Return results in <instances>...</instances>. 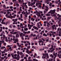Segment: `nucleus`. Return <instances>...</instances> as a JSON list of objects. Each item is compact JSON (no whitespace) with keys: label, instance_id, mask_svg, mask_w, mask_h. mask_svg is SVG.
Segmentation results:
<instances>
[{"label":"nucleus","instance_id":"41","mask_svg":"<svg viewBox=\"0 0 61 61\" xmlns=\"http://www.w3.org/2000/svg\"><path fill=\"white\" fill-rule=\"evenodd\" d=\"M10 9H12V8H13V7L12 6H11L10 7Z\"/></svg>","mask_w":61,"mask_h":61},{"label":"nucleus","instance_id":"21","mask_svg":"<svg viewBox=\"0 0 61 61\" xmlns=\"http://www.w3.org/2000/svg\"><path fill=\"white\" fill-rule=\"evenodd\" d=\"M24 58L26 60H27V58L26 57H24Z\"/></svg>","mask_w":61,"mask_h":61},{"label":"nucleus","instance_id":"15","mask_svg":"<svg viewBox=\"0 0 61 61\" xmlns=\"http://www.w3.org/2000/svg\"><path fill=\"white\" fill-rule=\"evenodd\" d=\"M8 36L10 37H12V35L11 34H9L8 35Z\"/></svg>","mask_w":61,"mask_h":61},{"label":"nucleus","instance_id":"54","mask_svg":"<svg viewBox=\"0 0 61 61\" xmlns=\"http://www.w3.org/2000/svg\"><path fill=\"white\" fill-rule=\"evenodd\" d=\"M18 0V1L19 2V3H20V2H21V0Z\"/></svg>","mask_w":61,"mask_h":61},{"label":"nucleus","instance_id":"16","mask_svg":"<svg viewBox=\"0 0 61 61\" xmlns=\"http://www.w3.org/2000/svg\"><path fill=\"white\" fill-rule=\"evenodd\" d=\"M16 5L17 6H19V5L18 3H16Z\"/></svg>","mask_w":61,"mask_h":61},{"label":"nucleus","instance_id":"22","mask_svg":"<svg viewBox=\"0 0 61 61\" xmlns=\"http://www.w3.org/2000/svg\"><path fill=\"white\" fill-rule=\"evenodd\" d=\"M49 5L50 6H51L52 5V3H51L50 4H49Z\"/></svg>","mask_w":61,"mask_h":61},{"label":"nucleus","instance_id":"8","mask_svg":"<svg viewBox=\"0 0 61 61\" xmlns=\"http://www.w3.org/2000/svg\"><path fill=\"white\" fill-rule=\"evenodd\" d=\"M1 34L2 35V36H3V35H4L5 34V33H4V32H3L2 33H1Z\"/></svg>","mask_w":61,"mask_h":61},{"label":"nucleus","instance_id":"34","mask_svg":"<svg viewBox=\"0 0 61 61\" xmlns=\"http://www.w3.org/2000/svg\"><path fill=\"white\" fill-rule=\"evenodd\" d=\"M3 36V38L4 39H5V35H4Z\"/></svg>","mask_w":61,"mask_h":61},{"label":"nucleus","instance_id":"10","mask_svg":"<svg viewBox=\"0 0 61 61\" xmlns=\"http://www.w3.org/2000/svg\"><path fill=\"white\" fill-rule=\"evenodd\" d=\"M24 29L25 31H27V30H28V28H24Z\"/></svg>","mask_w":61,"mask_h":61},{"label":"nucleus","instance_id":"1","mask_svg":"<svg viewBox=\"0 0 61 61\" xmlns=\"http://www.w3.org/2000/svg\"><path fill=\"white\" fill-rule=\"evenodd\" d=\"M46 9H45V10L44 11V15H46V14L47 12V11L49 10L48 7L47 6H46Z\"/></svg>","mask_w":61,"mask_h":61},{"label":"nucleus","instance_id":"48","mask_svg":"<svg viewBox=\"0 0 61 61\" xmlns=\"http://www.w3.org/2000/svg\"><path fill=\"white\" fill-rule=\"evenodd\" d=\"M16 1V0H12V2H14L15 1Z\"/></svg>","mask_w":61,"mask_h":61},{"label":"nucleus","instance_id":"50","mask_svg":"<svg viewBox=\"0 0 61 61\" xmlns=\"http://www.w3.org/2000/svg\"><path fill=\"white\" fill-rule=\"evenodd\" d=\"M30 59H31V57H29L28 58V59L29 60H30Z\"/></svg>","mask_w":61,"mask_h":61},{"label":"nucleus","instance_id":"60","mask_svg":"<svg viewBox=\"0 0 61 61\" xmlns=\"http://www.w3.org/2000/svg\"><path fill=\"white\" fill-rule=\"evenodd\" d=\"M46 57L47 58H49V56H48V55Z\"/></svg>","mask_w":61,"mask_h":61},{"label":"nucleus","instance_id":"12","mask_svg":"<svg viewBox=\"0 0 61 61\" xmlns=\"http://www.w3.org/2000/svg\"><path fill=\"white\" fill-rule=\"evenodd\" d=\"M57 16H58L60 18L61 17V15H59V14H57Z\"/></svg>","mask_w":61,"mask_h":61},{"label":"nucleus","instance_id":"30","mask_svg":"<svg viewBox=\"0 0 61 61\" xmlns=\"http://www.w3.org/2000/svg\"><path fill=\"white\" fill-rule=\"evenodd\" d=\"M49 41V40L48 39H47L46 40V42H48Z\"/></svg>","mask_w":61,"mask_h":61},{"label":"nucleus","instance_id":"32","mask_svg":"<svg viewBox=\"0 0 61 61\" xmlns=\"http://www.w3.org/2000/svg\"><path fill=\"white\" fill-rule=\"evenodd\" d=\"M31 44L32 46H33L34 45V43H33L32 42H31Z\"/></svg>","mask_w":61,"mask_h":61},{"label":"nucleus","instance_id":"33","mask_svg":"<svg viewBox=\"0 0 61 61\" xmlns=\"http://www.w3.org/2000/svg\"><path fill=\"white\" fill-rule=\"evenodd\" d=\"M3 7H5V8H6V7H5V5H4L3 6Z\"/></svg>","mask_w":61,"mask_h":61},{"label":"nucleus","instance_id":"59","mask_svg":"<svg viewBox=\"0 0 61 61\" xmlns=\"http://www.w3.org/2000/svg\"><path fill=\"white\" fill-rule=\"evenodd\" d=\"M6 43H4V46H5V45H6Z\"/></svg>","mask_w":61,"mask_h":61},{"label":"nucleus","instance_id":"7","mask_svg":"<svg viewBox=\"0 0 61 61\" xmlns=\"http://www.w3.org/2000/svg\"><path fill=\"white\" fill-rule=\"evenodd\" d=\"M16 39L15 38V36H13V41H15Z\"/></svg>","mask_w":61,"mask_h":61},{"label":"nucleus","instance_id":"3","mask_svg":"<svg viewBox=\"0 0 61 61\" xmlns=\"http://www.w3.org/2000/svg\"><path fill=\"white\" fill-rule=\"evenodd\" d=\"M25 34H23L22 33H21L20 34V36L21 38H22V40H24V39L23 37H24V36H25Z\"/></svg>","mask_w":61,"mask_h":61},{"label":"nucleus","instance_id":"64","mask_svg":"<svg viewBox=\"0 0 61 61\" xmlns=\"http://www.w3.org/2000/svg\"><path fill=\"white\" fill-rule=\"evenodd\" d=\"M28 61H32V60H28Z\"/></svg>","mask_w":61,"mask_h":61},{"label":"nucleus","instance_id":"27","mask_svg":"<svg viewBox=\"0 0 61 61\" xmlns=\"http://www.w3.org/2000/svg\"><path fill=\"white\" fill-rule=\"evenodd\" d=\"M23 54V53L22 52H20L19 55H22Z\"/></svg>","mask_w":61,"mask_h":61},{"label":"nucleus","instance_id":"11","mask_svg":"<svg viewBox=\"0 0 61 61\" xmlns=\"http://www.w3.org/2000/svg\"><path fill=\"white\" fill-rule=\"evenodd\" d=\"M14 41H16V42H18V39L17 38H16V39H15V40Z\"/></svg>","mask_w":61,"mask_h":61},{"label":"nucleus","instance_id":"26","mask_svg":"<svg viewBox=\"0 0 61 61\" xmlns=\"http://www.w3.org/2000/svg\"><path fill=\"white\" fill-rule=\"evenodd\" d=\"M30 54H32V53H31V51H29V53H28V54H30Z\"/></svg>","mask_w":61,"mask_h":61},{"label":"nucleus","instance_id":"51","mask_svg":"<svg viewBox=\"0 0 61 61\" xmlns=\"http://www.w3.org/2000/svg\"><path fill=\"white\" fill-rule=\"evenodd\" d=\"M55 5H52V7H55Z\"/></svg>","mask_w":61,"mask_h":61},{"label":"nucleus","instance_id":"17","mask_svg":"<svg viewBox=\"0 0 61 61\" xmlns=\"http://www.w3.org/2000/svg\"><path fill=\"white\" fill-rule=\"evenodd\" d=\"M50 56L52 58H53L54 57V56L52 54Z\"/></svg>","mask_w":61,"mask_h":61},{"label":"nucleus","instance_id":"20","mask_svg":"<svg viewBox=\"0 0 61 61\" xmlns=\"http://www.w3.org/2000/svg\"><path fill=\"white\" fill-rule=\"evenodd\" d=\"M12 21H13L14 22V23H15V22H16L15 21V19H13L12 20Z\"/></svg>","mask_w":61,"mask_h":61},{"label":"nucleus","instance_id":"44","mask_svg":"<svg viewBox=\"0 0 61 61\" xmlns=\"http://www.w3.org/2000/svg\"><path fill=\"white\" fill-rule=\"evenodd\" d=\"M32 48H35L36 49V47H35V46H32Z\"/></svg>","mask_w":61,"mask_h":61},{"label":"nucleus","instance_id":"53","mask_svg":"<svg viewBox=\"0 0 61 61\" xmlns=\"http://www.w3.org/2000/svg\"><path fill=\"white\" fill-rule=\"evenodd\" d=\"M24 60V59H22V60H20V61H23Z\"/></svg>","mask_w":61,"mask_h":61},{"label":"nucleus","instance_id":"35","mask_svg":"<svg viewBox=\"0 0 61 61\" xmlns=\"http://www.w3.org/2000/svg\"><path fill=\"white\" fill-rule=\"evenodd\" d=\"M28 46V44H25V46Z\"/></svg>","mask_w":61,"mask_h":61},{"label":"nucleus","instance_id":"40","mask_svg":"<svg viewBox=\"0 0 61 61\" xmlns=\"http://www.w3.org/2000/svg\"><path fill=\"white\" fill-rule=\"evenodd\" d=\"M53 15H52L53 16H56V15L55 14V13Z\"/></svg>","mask_w":61,"mask_h":61},{"label":"nucleus","instance_id":"36","mask_svg":"<svg viewBox=\"0 0 61 61\" xmlns=\"http://www.w3.org/2000/svg\"><path fill=\"white\" fill-rule=\"evenodd\" d=\"M13 9L14 10H15V9H16V7H14Z\"/></svg>","mask_w":61,"mask_h":61},{"label":"nucleus","instance_id":"23","mask_svg":"<svg viewBox=\"0 0 61 61\" xmlns=\"http://www.w3.org/2000/svg\"><path fill=\"white\" fill-rule=\"evenodd\" d=\"M55 50V48H53V50H51V53H52V51H54V50Z\"/></svg>","mask_w":61,"mask_h":61},{"label":"nucleus","instance_id":"39","mask_svg":"<svg viewBox=\"0 0 61 61\" xmlns=\"http://www.w3.org/2000/svg\"><path fill=\"white\" fill-rule=\"evenodd\" d=\"M25 16L26 17H27V14H25Z\"/></svg>","mask_w":61,"mask_h":61},{"label":"nucleus","instance_id":"56","mask_svg":"<svg viewBox=\"0 0 61 61\" xmlns=\"http://www.w3.org/2000/svg\"><path fill=\"white\" fill-rule=\"evenodd\" d=\"M7 47H10V45H8L7 46Z\"/></svg>","mask_w":61,"mask_h":61},{"label":"nucleus","instance_id":"24","mask_svg":"<svg viewBox=\"0 0 61 61\" xmlns=\"http://www.w3.org/2000/svg\"><path fill=\"white\" fill-rule=\"evenodd\" d=\"M29 33H30V31H28L27 32H26V33L27 34H29Z\"/></svg>","mask_w":61,"mask_h":61},{"label":"nucleus","instance_id":"14","mask_svg":"<svg viewBox=\"0 0 61 61\" xmlns=\"http://www.w3.org/2000/svg\"><path fill=\"white\" fill-rule=\"evenodd\" d=\"M46 16H50V14H48H48H46Z\"/></svg>","mask_w":61,"mask_h":61},{"label":"nucleus","instance_id":"58","mask_svg":"<svg viewBox=\"0 0 61 61\" xmlns=\"http://www.w3.org/2000/svg\"><path fill=\"white\" fill-rule=\"evenodd\" d=\"M59 30H60V28H58L57 30V31H59Z\"/></svg>","mask_w":61,"mask_h":61},{"label":"nucleus","instance_id":"19","mask_svg":"<svg viewBox=\"0 0 61 61\" xmlns=\"http://www.w3.org/2000/svg\"><path fill=\"white\" fill-rule=\"evenodd\" d=\"M49 35L50 36V37H51V36H52V35L51 34V33H50L49 34Z\"/></svg>","mask_w":61,"mask_h":61},{"label":"nucleus","instance_id":"29","mask_svg":"<svg viewBox=\"0 0 61 61\" xmlns=\"http://www.w3.org/2000/svg\"><path fill=\"white\" fill-rule=\"evenodd\" d=\"M10 54H8V57H10Z\"/></svg>","mask_w":61,"mask_h":61},{"label":"nucleus","instance_id":"43","mask_svg":"<svg viewBox=\"0 0 61 61\" xmlns=\"http://www.w3.org/2000/svg\"><path fill=\"white\" fill-rule=\"evenodd\" d=\"M31 18V16H30V15L29 16V19H30Z\"/></svg>","mask_w":61,"mask_h":61},{"label":"nucleus","instance_id":"37","mask_svg":"<svg viewBox=\"0 0 61 61\" xmlns=\"http://www.w3.org/2000/svg\"><path fill=\"white\" fill-rule=\"evenodd\" d=\"M19 52V51H18L17 52V53H18V55L20 54Z\"/></svg>","mask_w":61,"mask_h":61},{"label":"nucleus","instance_id":"38","mask_svg":"<svg viewBox=\"0 0 61 61\" xmlns=\"http://www.w3.org/2000/svg\"><path fill=\"white\" fill-rule=\"evenodd\" d=\"M35 33H38V32H37V31L36 30H35Z\"/></svg>","mask_w":61,"mask_h":61},{"label":"nucleus","instance_id":"5","mask_svg":"<svg viewBox=\"0 0 61 61\" xmlns=\"http://www.w3.org/2000/svg\"><path fill=\"white\" fill-rule=\"evenodd\" d=\"M7 18H13V16H11V17L10 16H7Z\"/></svg>","mask_w":61,"mask_h":61},{"label":"nucleus","instance_id":"47","mask_svg":"<svg viewBox=\"0 0 61 61\" xmlns=\"http://www.w3.org/2000/svg\"><path fill=\"white\" fill-rule=\"evenodd\" d=\"M23 33H24L25 34H26V32L25 31H23Z\"/></svg>","mask_w":61,"mask_h":61},{"label":"nucleus","instance_id":"31","mask_svg":"<svg viewBox=\"0 0 61 61\" xmlns=\"http://www.w3.org/2000/svg\"><path fill=\"white\" fill-rule=\"evenodd\" d=\"M27 48L28 49H30V46H29L27 47Z\"/></svg>","mask_w":61,"mask_h":61},{"label":"nucleus","instance_id":"46","mask_svg":"<svg viewBox=\"0 0 61 61\" xmlns=\"http://www.w3.org/2000/svg\"><path fill=\"white\" fill-rule=\"evenodd\" d=\"M23 43H25V44H26V41H23Z\"/></svg>","mask_w":61,"mask_h":61},{"label":"nucleus","instance_id":"25","mask_svg":"<svg viewBox=\"0 0 61 61\" xmlns=\"http://www.w3.org/2000/svg\"><path fill=\"white\" fill-rule=\"evenodd\" d=\"M55 3L56 4H58V1H56L55 2Z\"/></svg>","mask_w":61,"mask_h":61},{"label":"nucleus","instance_id":"9","mask_svg":"<svg viewBox=\"0 0 61 61\" xmlns=\"http://www.w3.org/2000/svg\"><path fill=\"white\" fill-rule=\"evenodd\" d=\"M43 36H47V35L45 33H43Z\"/></svg>","mask_w":61,"mask_h":61},{"label":"nucleus","instance_id":"49","mask_svg":"<svg viewBox=\"0 0 61 61\" xmlns=\"http://www.w3.org/2000/svg\"><path fill=\"white\" fill-rule=\"evenodd\" d=\"M48 2V1H46V2L47 3V4H49V3Z\"/></svg>","mask_w":61,"mask_h":61},{"label":"nucleus","instance_id":"63","mask_svg":"<svg viewBox=\"0 0 61 61\" xmlns=\"http://www.w3.org/2000/svg\"><path fill=\"white\" fill-rule=\"evenodd\" d=\"M59 57V58H61V55H60Z\"/></svg>","mask_w":61,"mask_h":61},{"label":"nucleus","instance_id":"28","mask_svg":"<svg viewBox=\"0 0 61 61\" xmlns=\"http://www.w3.org/2000/svg\"><path fill=\"white\" fill-rule=\"evenodd\" d=\"M29 50H28V51H26V53H27L28 54V53L29 52Z\"/></svg>","mask_w":61,"mask_h":61},{"label":"nucleus","instance_id":"4","mask_svg":"<svg viewBox=\"0 0 61 61\" xmlns=\"http://www.w3.org/2000/svg\"><path fill=\"white\" fill-rule=\"evenodd\" d=\"M19 33L18 34H16L15 36V37L16 38H18V37H19Z\"/></svg>","mask_w":61,"mask_h":61},{"label":"nucleus","instance_id":"52","mask_svg":"<svg viewBox=\"0 0 61 61\" xmlns=\"http://www.w3.org/2000/svg\"><path fill=\"white\" fill-rule=\"evenodd\" d=\"M36 36V34H34L33 35V37H34V36Z\"/></svg>","mask_w":61,"mask_h":61},{"label":"nucleus","instance_id":"2","mask_svg":"<svg viewBox=\"0 0 61 61\" xmlns=\"http://www.w3.org/2000/svg\"><path fill=\"white\" fill-rule=\"evenodd\" d=\"M56 10H51L49 12L48 14H50L51 12V14L52 15V14H54L55 13V12H56Z\"/></svg>","mask_w":61,"mask_h":61},{"label":"nucleus","instance_id":"62","mask_svg":"<svg viewBox=\"0 0 61 61\" xmlns=\"http://www.w3.org/2000/svg\"><path fill=\"white\" fill-rule=\"evenodd\" d=\"M3 29H5V27H3Z\"/></svg>","mask_w":61,"mask_h":61},{"label":"nucleus","instance_id":"45","mask_svg":"<svg viewBox=\"0 0 61 61\" xmlns=\"http://www.w3.org/2000/svg\"><path fill=\"white\" fill-rule=\"evenodd\" d=\"M16 10H14L13 11V12L15 13H16Z\"/></svg>","mask_w":61,"mask_h":61},{"label":"nucleus","instance_id":"57","mask_svg":"<svg viewBox=\"0 0 61 61\" xmlns=\"http://www.w3.org/2000/svg\"><path fill=\"white\" fill-rule=\"evenodd\" d=\"M60 53H61V51L59 52V54H60Z\"/></svg>","mask_w":61,"mask_h":61},{"label":"nucleus","instance_id":"18","mask_svg":"<svg viewBox=\"0 0 61 61\" xmlns=\"http://www.w3.org/2000/svg\"><path fill=\"white\" fill-rule=\"evenodd\" d=\"M46 58V56H45V57L44 56H42V58H44L45 59Z\"/></svg>","mask_w":61,"mask_h":61},{"label":"nucleus","instance_id":"55","mask_svg":"<svg viewBox=\"0 0 61 61\" xmlns=\"http://www.w3.org/2000/svg\"><path fill=\"white\" fill-rule=\"evenodd\" d=\"M28 27H29V26H30V24H28Z\"/></svg>","mask_w":61,"mask_h":61},{"label":"nucleus","instance_id":"13","mask_svg":"<svg viewBox=\"0 0 61 61\" xmlns=\"http://www.w3.org/2000/svg\"><path fill=\"white\" fill-rule=\"evenodd\" d=\"M33 60L34 61H38V60L36 59H33Z\"/></svg>","mask_w":61,"mask_h":61},{"label":"nucleus","instance_id":"6","mask_svg":"<svg viewBox=\"0 0 61 61\" xmlns=\"http://www.w3.org/2000/svg\"><path fill=\"white\" fill-rule=\"evenodd\" d=\"M20 33V32L19 31H17V32H14V34H18V33Z\"/></svg>","mask_w":61,"mask_h":61},{"label":"nucleus","instance_id":"61","mask_svg":"<svg viewBox=\"0 0 61 61\" xmlns=\"http://www.w3.org/2000/svg\"><path fill=\"white\" fill-rule=\"evenodd\" d=\"M53 36L54 37H55L56 36H55V35H53Z\"/></svg>","mask_w":61,"mask_h":61},{"label":"nucleus","instance_id":"42","mask_svg":"<svg viewBox=\"0 0 61 61\" xmlns=\"http://www.w3.org/2000/svg\"><path fill=\"white\" fill-rule=\"evenodd\" d=\"M45 56H48V54L47 53H46L45 54Z\"/></svg>","mask_w":61,"mask_h":61}]
</instances>
